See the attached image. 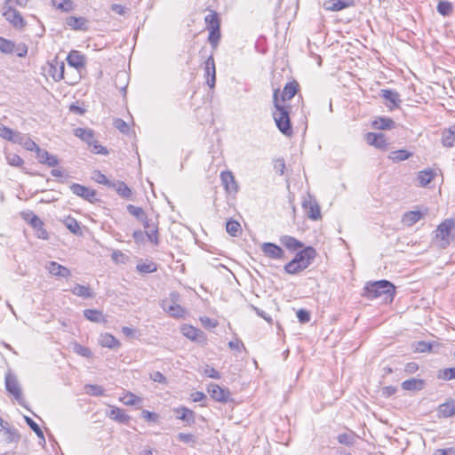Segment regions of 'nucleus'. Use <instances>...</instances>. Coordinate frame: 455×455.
Returning <instances> with one entry per match:
<instances>
[{
  "mask_svg": "<svg viewBox=\"0 0 455 455\" xmlns=\"http://www.w3.org/2000/svg\"><path fill=\"white\" fill-rule=\"evenodd\" d=\"M4 16L12 26L16 28H23L26 26V21L20 13L15 10L12 5L6 6L4 12Z\"/></svg>",
  "mask_w": 455,
  "mask_h": 455,
  "instance_id": "obj_8",
  "label": "nucleus"
},
{
  "mask_svg": "<svg viewBox=\"0 0 455 455\" xmlns=\"http://www.w3.org/2000/svg\"><path fill=\"white\" fill-rule=\"evenodd\" d=\"M435 175L436 173L435 172V171L427 169L419 172L418 173L417 180L421 187H426L433 180Z\"/></svg>",
  "mask_w": 455,
  "mask_h": 455,
  "instance_id": "obj_30",
  "label": "nucleus"
},
{
  "mask_svg": "<svg viewBox=\"0 0 455 455\" xmlns=\"http://www.w3.org/2000/svg\"><path fill=\"white\" fill-rule=\"evenodd\" d=\"M299 84L296 82L286 84L282 92V100H289L295 96L298 92Z\"/></svg>",
  "mask_w": 455,
  "mask_h": 455,
  "instance_id": "obj_34",
  "label": "nucleus"
},
{
  "mask_svg": "<svg viewBox=\"0 0 455 455\" xmlns=\"http://www.w3.org/2000/svg\"><path fill=\"white\" fill-rule=\"evenodd\" d=\"M114 125L116 129H118L120 132L126 133L129 130L128 124L120 118H117L114 121Z\"/></svg>",
  "mask_w": 455,
  "mask_h": 455,
  "instance_id": "obj_63",
  "label": "nucleus"
},
{
  "mask_svg": "<svg viewBox=\"0 0 455 455\" xmlns=\"http://www.w3.org/2000/svg\"><path fill=\"white\" fill-rule=\"evenodd\" d=\"M16 45L13 42L0 37V51L4 53H12L14 52Z\"/></svg>",
  "mask_w": 455,
  "mask_h": 455,
  "instance_id": "obj_47",
  "label": "nucleus"
},
{
  "mask_svg": "<svg viewBox=\"0 0 455 455\" xmlns=\"http://www.w3.org/2000/svg\"><path fill=\"white\" fill-rule=\"evenodd\" d=\"M65 65L57 60L50 63L49 74L54 81H60L64 78Z\"/></svg>",
  "mask_w": 455,
  "mask_h": 455,
  "instance_id": "obj_20",
  "label": "nucleus"
},
{
  "mask_svg": "<svg viewBox=\"0 0 455 455\" xmlns=\"http://www.w3.org/2000/svg\"><path fill=\"white\" fill-rule=\"evenodd\" d=\"M204 76L207 78L208 86L213 88L216 82V68L212 54L204 62Z\"/></svg>",
  "mask_w": 455,
  "mask_h": 455,
  "instance_id": "obj_12",
  "label": "nucleus"
},
{
  "mask_svg": "<svg viewBox=\"0 0 455 455\" xmlns=\"http://www.w3.org/2000/svg\"><path fill=\"white\" fill-rule=\"evenodd\" d=\"M280 243L291 251H297L303 247V243L291 235H283L280 237Z\"/></svg>",
  "mask_w": 455,
  "mask_h": 455,
  "instance_id": "obj_24",
  "label": "nucleus"
},
{
  "mask_svg": "<svg viewBox=\"0 0 455 455\" xmlns=\"http://www.w3.org/2000/svg\"><path fill=\"white\" fill-rule=\"evenodd\" d=\"M433 455H455V448L437 449Z\"/></svg>",
  "mask_w": 455,
  "mask_h": 455,
  "instance_id": "obj_64",
  "label": "nucleus"
},
{
  "mask_svg": "<svg viewBox=\"0 0 455 455\" xmlns=\"http://www.w3.org/2000/svg\"><path fill=\"white\" fill-rule=\"evenodd\" d=\"M25 421L30 427V428L36 433V435L44 441V433L41 430L40 427L29 417H25Z\"/></svg>",
  "mask_w": 455,
  "mask_h": 455,
  "instance_id": "obj_57",
  "label": "nucleus"
},
{
  "mask_svg": "<svg viewBox=\"0 0 455 455\" xmlns=\"http://www.w3.org/2000/svg\"><path fill=\"white\" fill-rule=\"evenodd\" d=\"M5 387L9 393H11L18 403L25 406V401L22 397L21 389L20 384L15 376L8 374L5 377Z\"/></svg>",
  "mask_w": 455,
  "mask_h": 455,
  "instance_id": "obj_7",
  "label": "nucleus"
},
{
  "mask_svg": "<svg viewBox=\"0 0 455 455\" xmlns=\"http://www.w3.org/2000/svg\"><path fill=\"white\" fill-rule=\"evenodd\" d=\"M227 232L232 236H237L241 231V225L235 220H228L226 224Z\"/></svg>",
  "mask_w": 455,
  "mask_h": 455,
  "instance_id": "obj_48",
  "label": "nucleus"
},
{
  "mask_svg": "<svg viewBox=\"0 0 455 455\" xmlns=\"http://www.w3.org/2000/svg\"><path fill=\"white\" fill-rule=\"evenodd\" d=\"M109 188H113L118 193V195L124 198H129L132 196V190L123 181H120V180L113 181L112 185Z\"/></svg>",
  "mask_w": 455,
  "mask_h": 455,
  "instance_id": "obj_31",
  "label": "nucleus"
},
{
  "mask_svg": "<svg viewBox=\"0 0 455 455\" xmlns=\"http://www.w3.org/2000/svg\"><path fill=\"white\" fill-rule=\"evenodd\" d=\"M179 441L185 443H195L196 437L192 434L180 433L177 435Z\"/></svg>",
  "mask_w": 455,
  "mask_h": 455,
  "instance_id": "obj_61",
  "label": "nucleus"
},
{
  "mask_svg": "<svg viewBox=\"0 0 455 455\" xmlns=\"http://www.w3.org/2000/svg\"><path fill=\"white\" fill-rule=\"evenodd\" d=\"M137 269L141 273H153L156 270L155 263H142L137 265Z\"/></svg>",
  "mask_w": 455,
  "mask_h": 455,
  "instance_id": "obj_58",
  "label": "nucleus"
},
{
  "mask_svg": "<svg viewBox=\"0 0 455 455\" xmlns=\"http://www.w3.org/2000/svg\"><path fill=\"white\" fill-rule=\"evenodd\" d=\"M75 135L80 138L89 145H92L94 141V134L92 130L85 128H77L75 130Z\"/></svg>",
  "mask_w": 455,
  "mask_h": 455,
  "instance_id": "obj_32",
  "label": "nucleus"
},
{
  "mask_svg": "<svg viewBox=\"0 0 455 455\" xmlns=\"http://www.w3.org/2000/svg\"><path fill=\"white\" fill-rule=\"evenodd\" d=\"M120 401L125 405H136L141 403V398L135 395L134 394L128 392L123 397L120 398Z\"/></svg>",
  "mask_w": 455,
  "mask_h": 455,
  "instance_id": "obj_46",
  "label": "nucleus"
},
{
  "mask_svg": "<svg viewBox=\"0 0 455 455\" xmlns=\"http://www.w3.org/2000/svg\"><path fill=\"white\" fill-rule=\"evenodd\" d=\"M365 140L369 145L374 146L377 148H387V140L385 138V135L382 133L368 132L365 135Z\"/></svg>",
  "mask_w": 455,
  "mask_h": 455,
  "instance_id": "obj_14",
  "label": "nucleus"
},
{
  "mask_svg": "<svg viewBox=\"0 0 455 455\" xmlns=\"http://www.w3.org/2000/svg\"><path fill=\"white\" fill-rule=\"evenodd\" d=\"M6 160L10 165L14 167H21L24 164L22 158L16 154H7Z\"/></svg>",
  "mask_w": 455,
  "mask_h": 455,
  "instance_id": "obj_55",
  "label": "nucleus"
},
{
  "mask_svg": "<svg viewBox=\"0 0 455 455\" xmlns=\"http://www.w3.org/2000/svg\"><path fill=\"white\" fill-rule=\"evenodd\" d=\"M207 391L211 397L216 402L228 403L231 400V393L228 388L220 387L218 384L208 385Z\"/></svg>",
  "mask_w": 455,
  "mask_h": 455,
  "instance_id": "obj_6",
  "label": "nucleus"
},
{
  "mask_svg": "<svg viewBox=\"0 0 455 455\" xmlns=\"http://www.w3.org/2000/svg\"><path fill=\"white\" fill-rule=\"evenodd\" d=\"M66 24L75 30L85 31L88 29V20L84 17H68Z\"/></svg>",
  "mask_w": 455,
  "mask_h": 455,
  "instance_id": "obj_22",
  "label": "nucleus"
},
{
  "mask_svg": "<svg viewBox=\"0 0 455 455\" xmlns=\"http://www.w3.org/2000/svg\"><path fill=\"white\" fill-rule=\"evenodd\" d=\"M12 143L19 144L28 151H36V149H38L39 147L27 134L21 133L20 132H17Z\"/></svg>",
  "mask_w": 455,
  "mask_h": 455,
  "instance_id": "obj_16",
  "label": "nucleus"
},
{
  "mask_svg": "<svg viewBox=\"0 0 455 455\" xmlns=\"http://www.w3.org/2000/svg\"><path fill=\"white\" fill-rule=\"evenodd\" d=\"M53 5L63 12H70L74 8V4L71 0H54Z\"/></svg>",
  "mask_w": 455,
  "mask_h": 455,
  "instance_id": "obj_49",
  "label": "nucleus"
},
{
  "mask_svg": "<svg viewBox=\"0 0 455 455\" xmlns=\"http://www.w3.org/2000/svg\"><path fill=\"white\" fill-rule=\"evenodd\" d=\"M355 438L351 434H340L338 435V442L341 444L351 445L354 443Z\"/></svg>",
  "mask_w": 455,
  "mask_h": 455,
  "instance_id": "obj_59",
  "label": "nucleus"
},
{
  "mask_svg": "<svg viewBox=\"0 0 455 455\" xmlns=\"http://www.w3.org/2000/svg\"><path fill=\"white\" fill-rule=\"evenodd\" d=\"M220 39V28L216 29H210L208 41L212 46L213 49H216L218 47L219 42Z\"/></svg>",
  "mask_w": 455,
  "mask_h": 455,
  "instance_id": "obj_51",
  "label": "nucleus"
},
{
  "mask_svg": "<svg viewBox=\"0 0 455 455\" xmlns=\"http://www.w3.org/2000/svg\"><path fill=\"white\" fill-rule=\"evenodd\" d=\"M84 315L86 319L93 323L106 322V319L101 311L96 309L84 310Z\"/></svg>",
  "mask_w": 455,
  "mask_h": 455,
  "instance_id": "obj_36",
  "label": "nucleus"
},
{
  "mask_svg": "<svg viewBox=\"0 0 455 455\" xmlns=\"http://www.w3.org/2000/svg\"><path fill=\"white\" fill-rule=\"evenodd\" d=\"M297 317L301 323H306L310 321V314L305 309H299L297 312Z\"/></svg>",
  "mask_w": 455,
  "mask_h": 455,
  "instance_id": "obj_62",
  "label": "nucleus"
},
{
  "mask_svg": "<svg viewBox=\"0 0 455 455\" xmlns=\"http://www.w3.org/2000/svg\"><path fill=\"white\" fill-rule=\"evenodd\" d=\"M395 293L394 284L387 280L368 283L364 288V296L369 299L379 298L385 302H391Z\"/></svg>",
  "mask_w": 455,
  "mask_h": 455,
  "instance_id": "obj_1",
  "label": "nucleus"
},
{
  "mask_svg": "<svg viewBox=\"0 0 455 455\" xmlns=\"http://www.w3.org/2000/svg\"><path fill=\"white\" fill-rule=\"evenodd\" d=\"M437 414L439 418L455 417V400L451 399L438 406Z\"/></svg>",
  "mask_w": 455,
  "mask_h": 455,
  "instance_id": "obj_19",
  "label": "nucleus"
},
{
  "mask_svg": "<svg viewBox=\"0 0 455 455\" xmlns=\"http://www.w3.org/2000/svg\"><path fill=\"white\" fill-rule=\"evenodd\" d=\"M204 20L209 30L220 28V20L216 12L206 15Z\"/></svg>",
  "mask_w": 455,
  "mask_h": 455,
  "instance_id": "obj_42",
  "label": "nucleus"
},
{
  "mask_svg": "<svg viewBox=\"0 0 455 455\" xmlns=\"http://www.w3.org/2000/svg\"><path fill=\"white\" fill-rule=\"evenodd\" d=\"M274 105L275 110L273 111V118L278 130L285 136L292 135V126L289 116V109L280 104L278 100V91L274 92Z\"/></svg>",
  "mask_w": 455,
  "mask_h": 455,
  "instance_id": "obj_2",
  "label": "nucleus"
},
{
  "mask_svg": "<svg viewBox=\"0 0 455 455\" xmlns=\"http://www.w3.org/2000/svg\"><path fill=\"white\" fill-rule=\"evenodd\" d=\"M302 207L308 219L319 220L322 219L321 210L316 199L311 195H307L302 201Z\"/></svg>",
  "mask_w": 455,
  "mask_h": 455,
  "instance_id": "obj_5",
  "label": "nucleus"
},
{
  "mask_svg": "<svg viewBox=\"0 0 455 455\" xmlns=\"http://www.w3.org/2000/svg\"><path fill=\"white\" fill-rule=\"evenodd\" d=\"M354 4V0H327L323 7L327 11L338 12Z\"/></svg>",
  "mask_w": 455,
  "mask_h": 455,
  "instance_id": "obj_18",
  "label": "nucleus"
},
{
  "mask_svg": "<svg viewBox=\"0 0 455 455\" xmlns=\"http://www.w3.org/2000/svg\"><path fill=\"white\" fill-rule=\"evenodd\" d=\"M108 416L111 419L119 423H127L130 419V417L125 414L122 409L115 406H111V410L108 412Z\"/></svg>",
  "mask_w": 455,
  "mask_h": 455,
  "instance_id": "obj_26",
  "label": "nucleus"
},
{
  "mask_svg": "<svg viewBox=\"0 0 455 455\" xmlns=\"http://www.w3.org/2000/svg\"><path fill=\"white\" fill-rule=\"evenodd\" d=\"M375 129L388 130L395 126V122L389 117H379L372 123Z\"/></svg>",
  "mask_w": 455,
  "mask_h": 455,
  "instance_id": "obj_38",
  "label": "nucleus"
},
{
  "mask_svg": "<svg viewBox=\"0 0 455 455\" xmlns=\"http://www.w3.org/2000/svg\"><path fill=\"white\" fill-rule=\"evenodd\" d=\"M182 334L191 340H198L203 337V331L191 325H184L181 327Z\"/></svg>",
  "mask_w": 455,
  "mask_h": 455,
  "instance_id": "obj_29",
  "label": "nucleus"
},
{
  "mask_svg": "<svg viewBox=\"0 0 455 455\" xmlns=\"http://www.w3.org/2000/svg\"><path fill=\"white\" fill-rule=\"evenodd\" d=\"M437 12L443 16H449L452 12V4L448 1H440L437 4Z\"/></svg>",
  "mask_w": 455,
  "mask_h": 455,
  "instance_id": "obj_50",
  "label": "nucleus"
},
{
  "mask_svg": "<svg viewBox=\"0 0 455 455\" xmlns=\"http://www.w3.org/2000/svg\"><path fill=\"white\" fill-rule=\"evenodd\" d=\"M410 156V152L405 149H399L392 151L388 157L395 162H400L408 159Z\"/></svg>",
  "mask_w": 455,
  "mask_h": 455,
  "instance_id": "obj_45",
  "label": "nucleus"
},
{
  "mask_svg": "<svg viewBox=\"0 0 455 455\" xmlns=\"http://www.w3.org/2000/svg\"><path fill=\"white\" fill-rule=\"evenodd\" d=\"M70 190L76 196L82 197L90 203L96 201V191L94 189H91L90 188L77 183H73L70 186Z\"/></svg>",
  "mask_w": 455,
  "mask_h": 455,
  "instance_id": "obj_10",
  "label": "nucleus"
},
{
  "mask_svg": "<svg viewBox=\"0 0 455 455\" xmlns=\"http://www.w3.org/2000/svg\"><path fill=\"white\" fill-rule=\"evenodd\" d=\"M67 61L69 66L76 68H83L86 63L84 55L78 51H71L67 57Z\"/></svg>",
  "mask_w": 455,
  "mask_h": 455,
  "instance_id": "obj_21",
  "label": "nucleus"
},
{
  "mask_svg": "<svg viewBox=\"0 0 455 455\" xmlns=\"http://www.w3.org/2000/svg\"><path fill=\"white\" fill-rule=\"evenodd\" d=\"M46 269L48 270V272L51 275L58 276V277L67 278L71 275V272L68 267H66L55 261L49 262L46 266Z\"/></svg>",
  "mask_w": 455,
  "mask_h": 455,
  "instance_id": "obj_17",
  "label": "nucleus"
},
{
  "mask_svg": "<svg viewBox=\"0 0 455 455\" xmlns=\"http://www.w3.org/2000/svg\"><path fill=\"white\" fill-rule=\"evenodd\" d=\"M435 239L439 247L446 248L455 238V220L446 219L435 231Z\"/></svg>",
  "mask_w": 455,
  "mask_h": 455,
  "instance_id": "obj_3",
  "label": "nucleus"
},
{
  "mask_svg": "<svg viewBox=\"0 0 455 455\" xmlns=\"http://www.w3.org/2000/svg\"><path fill=\"white\" fill-rule=\"evenodd\" d=\"M304 269H306L305 266H302V265L295 262L293 259H291L290 262H288L284 266L285 272L290 275L299 274L301 271H303Z\"/></svg>",
  "mask_w": 455,
  "mask_h": 455,
  "instance_id": "obj_40",
  "label": "nucleus"
},
{
  "mask_svg": "<svg viewBox=\"0 0 455 455\" xmlns=\"http://www.w3.org/2000/svg\"><path fill=\"white\" fill-rule=\"evenodd\" d=\"M85 394L92 396H101L105 393V389L99 385L87 384L84 386Z\"/></svg>",
  "mask_w": 455,
  "mask_h": 455,
  "instance_id": "obj_41",
  "label": "nucleus"
},
{
  "mask_svg": "<svg viewBox=\"0 0 455 455\" xmlns=\"http://www.w3.org/2000/svg\"><path fill=\"white\" fill-rule=\"evenodd\" d=\"M442 143L445 148L455 146V124L443 131Z\"/></svg>",
  "mask_w": 455,
  "mask_h": 455,
  "instance_id": "obj_23",
  "label": "nucleus"
},
{
  "mask_svg": "<svg viewBox=\"0 0 455 455\" xmlns=\"http://www.w3.org/2000/svg\"><path fill=\"white\" fill-rule=\"evenodd\" d=\"M71 345L73 347V351L76 354H77L83 357H85V358L92 357V352L91 351V349L89 347H84L76 341L72 342Z\"/></svg>",
  "mask_w": 455,
  "mask_h": 455,
  "instance_id": "obj_39",
  "label": "nucleus"
},
{
  "mask_svg": "<svg viewBox=\"0 0 455 455\" xmlns=\"http://www.w3.org/2000/svg\"><path fill=\"white\" fill-rule=\"evenodd\" d=\"M220 179L225 190L228 193L237 192L238 186L235 180L233 173L229 171L222 172L220 173Z\"/></svg>",
  "mask_w": 455,
  "mask_h": 455,
  "instance_id": "obj_15",
  "label": "nucleus"
},
{
  "mask_svg": "<svg viewBox=\"0 0 455 455\" xmlns=\"http://www.w3.org/2000/svg\"><path fill=\"white\" fill-rule=\"evenodd\" d=\"M99 342L102 347L111 349L120 347L118 339L109 333L101 334Z\"/></svg>",
  "mask_w": 455,
  "mask_h": 455,
  "instance_id": "obj_28",
  "label": "nucleus"
},
{
  "mask_svg": "<svg viewBox=\"0 0 455 455\" xmlns=\"http://www.w3.org/2000/svg\"><path fill=\"white\" fill-rule=\"evenodd\" d=\"M422 218V213L419 211H411L404 213L403 216V223L406 226H412Z\"/></svg>",
  "mask_w": 455,
  "mask_h": 455,
  "instance_id": "obj_35",
  "label": "nucleus"
},
{
  "mask_svg": "<svg viewBox=\"0 0 455 455\" xmlns=\"http://www.w3.org/2000/svg\"><path fill=\"white\" fill-rule=\"evenodd\" d=\"M145 235L155 245L159 244L158 228L156 224H152L151 228L145 231Z\"/></svg>",
  "mask_w": 455,
  "mask_h": 455,
  "instance_id": "obj_44",
  "label": "nucleus"
},
{
  "mask_svg": "<svg viewBox=\"0 0 455 455\" xmlns=\"http://www.w3.org/2000/svg\"><path fill=\"white\" fill-rule=\"evenodd\" d=\"M315 254V250L308 246L298 251L292 259L307 268L312 263Z\"/></svg>",
  "mask_w": 455,
  "mask_h": 455,
  "instance_id": "obj_9",
  "label": "nucleus"
},
{
  "mask_svg": "<svg viewBox=\"0 0 455 455\" xmlns=\"http://www.w3.org/2000/svg\"><path fill=\"white\" fill-rule=\"evenodd\" d=\"M438 379L443 380H451L455 379V367L445 368L439 371Z\"/></svg>",
  "mask_w": 455,
  "mask_h": 455,
  "instance_id": "obj_56",
  "label": "nucleus"
},
{
  "mask_svg": "<svg viewBox=\"0 0 455 455\" xmlns=\"http://www.w3.org/2000/svg\"><path fill=\"white\" fill-rule=\"evenodd\" d=\"M177 413V418L188 424H193L195 422V412L186 407H180L174 410Z\"/></svg>",
  "mask_w": 455,
  "mask_h": 455,
  "instance_id": "obj_25",
  "label": "nucleus"
},
{
  "mask_svg": "<svg viewBox=\"0 0 455 455\" xmlns=\"http://www.w3.org/2000/svg\"><path fill=\"white\" fill-rule=\"evenodd\" d=\"M263 253L272 259H282L284 258V251L273 243H264L261 245Z\"/></svg>",
  "mask_w": 455,
  "mask_h": 455,
  "instance_id": "obj_11",
  "label": "nucleus"
},
{
  "mask_svg": "<svg viewBox=\"0 0 455 455\" xmlns=\"http://www.w3.org/2000/svg\"><path fill=\"white\" fill-rule=\"evenodd\" d=\"M127 211L130 214L136 217L140 220H143L146 216L144 210L141 207L134 206L132 204L127 205Z\"/></svg>",
  "mask_w": 455,
  "mask_h": 455,
  "instance_id": "obj_53",
  "label": "nucleus"
},
{
  "mask_svg": "<svg viewBox=\"0 0 455 455\" xmlns=\"http://www.w3.org/2000/svg\"><path fill=\"white\" fill-rule=\"evenodd\" d=\"M380 95L385 100L390 101L395 107H399V104L401 103L399 93L392 91V90H381Z\"/></svg>",
  "mask_w": 455,
  "mask_h": 455,
  "instance_id": "obj_37",
  "label": "nucleus"
},
{
  "mask_svg": "<svg viewBox=\"0 0 455 455\" xmlns=\"http://www.w3.org/2000/svg\"><path fill=\"white\" fill-rule=\"evenodd\" d=\"M17 132L9 127L0 124V137L4 140L13 142Z\"/></svg>",
  "mask_w": 455,
  "mask_h": 455,
  "instance_id": "obj_43",
  "label": "nucleus"
},
{
  "mask_svg": "<svg viewBox=\"0 0 455 455\" xmlns=\"http://www.w3.org/2000/svg\"><path fill=\"white\" fill-rule=\"evenodd\" d=\"M424 386V381L422 379H410L407 380H404L402 383V388L408 391H416V390H421Z\"/></svg>",
  "mask_w": 455,
  "mask_h": 455,
  "instance_id": "obj_33",
  "label": "nucleus"
},
{
  "mask_svg": "<svg viewBox=\"0 0 455 455\" xmlns=\"http://www.w3.org/2000/svg\"><path fill=\"white\" fill-rule=\"evenodd\" d=\"M27 215L29 216L30 219H28V218H25V219L28 220L29 224L35 229H37V228H41L42 226H44L43 221L36 215L33 214L32 212L28 213Z\"/></svg>",
  "mask_w": 455,
  "mask_h": 455,
  "instance_id": "obj_60",
  "label": "nucleus"
},
{
  "mask_svg": "<svg viewBox=\"0 0 455 455\" xmlns=\"http://www.w3.org/2000/svg\"><path fill=\"white\" fill-rule=\"evenodd\" d=\"M35 152L36 153L39 163L48 165L49 167H54L59 164L57 156L50 154L47 150L41 149L38 147V149H36Z\"/></svg>",
  "mask_w": 455,
  "mask_h": 455,
  "instance_id": "obj_13",
  "label": "nucleus"
},
{
  "mask_svg": "<svg viewBox=\"0 0 455 455\" xmlns=\"http://www.w3.org/2000/svg\"><path fill=\"white\" fill-rule=\"evenodd\" d=\"M71 292L74 295L83 299H92L94 297V292L89 286L82 285L79 283H76L74 286V288L71 290Z\"/></svg>",
  "mask_w": 455,
  "mask_h": 455,
  "instance_id": "obj_27",
  "label": "nucleus"
},
{
  "mask_svg": "<svg viewBox=\"0 0 455 455\" xmlns=\"http://www.w3.org/2000/svg\"><path fill=\"white\" fill-rule=\"evenodd\" d=\"M180 295L172 291L169 296L161 302L162 308L172 317L180 318L186 314V310L180 305Z\"/></svg>",
  "mask_w": 455,
  "mask_h": 455,
  "instance_id": "obj_4",
  "label": "nucleus"
},
{
  "mask_svg": "<svg viewBox=\"0 0 455 455\" xmlns=\"http://www.w3.org/2000/svg\"><path fill=\"white\" fill-rule=\"evenodd\" d=\"M65 225L67 228L75 235H77L81 232L80 225L74 218H68L65 220Z\"/></svg>",
  "mask_w": 455,
  "mask_h": 455,
  "instance_id": "obj_52",
  "label": "nucleus"
},
{
  "mask_svg": "<svg viewBox=\"0 0 455 455\" xmlns=\"http://www.w3.org/2000/svg\"><path fill=\"white\" fill-rule=\"evenodd\" d=\"M92 180H95L96 182L100 183V184H103V185H106L108 186V188L112 185V182L111 180H109L106 175H104L103 173H101L100 171H94L93 173H92Z\"/></svg>",
  "mask_w": 455,
  "mask_h": 455,
  "instance_id": "obj_54",
  "label": "nucleus"
}]
</instances>
